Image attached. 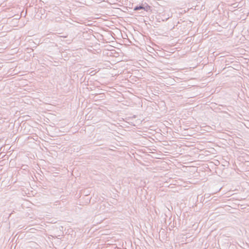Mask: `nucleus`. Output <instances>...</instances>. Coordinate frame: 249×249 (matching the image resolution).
Masks as SVG:
<instances>
[{
	"mask_svg": "<svg viewBox=\"0 0 249 249\" xmlns=\"http://www.w3.org/2000/svg\"><path fill=\"white\" fill-rule=\"evenodd\" d=\"M150 9V7L147 4H141L140 5L136 6L134 7V10L135 11H138L141 10H143L145 11H148Z\"/></svg>",
	"mask_w": 249,
	"mask_h": 249,
	"instance_id": "1",
	"label": "nucleus"
},
{
	"mask_svg": "<svg viewBox=\"0 0 249 249\" xmlns=\"http://www.w3.org/2000/svg\"><path fill=\"white\" fill-rule=\"evenodd\" d=\"M95 73L94 72V71H91V72H90V74H91V75H94Z\"/></svg>",
	"mask_w": 249,
	"mask_h": 249,
	"instance_id": "2",
	"label": "nucleus"
}]
</instances>
